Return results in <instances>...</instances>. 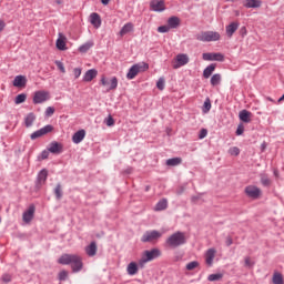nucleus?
<instances>
[{"label": "nucleus", "mask_w": 284, "mask_h": 284, "mask_svg": "<svg viewBox=\"0 0 284 284\" xmlns=\"http://www.w3.org/2000/svg\"><path fill=\"white\" fill-rule=\"evenodd\" d=\"M60 265H71L72 272H81L83 270V260L77 254H63L59 257Z\"/></svg>", "instance_id": "obj_1"}, {"label": "nucleus", "mask_w": 284, "mask_h": 284, "mask_svg": "<svg viewBox=\"0 0 284 284\" xmlns=\"http://www.w3.org/2000/svg\"><path fill=\"white\" fill-rule=\"evenodd\" d=\"M165 243L169 247L176 248L181 247V245H185L187 237L184 232L176 231L166 239Z\"/></svg>", "instance_id": "obj_2"}, {"label": "nucleus", "mask_w": 284, "mask_h": 284, "mask_svg": "<svg viewBox=\"0 0 284 284\" xmlns=\"http://www.w3.org/2000/svg\"><path fill=\"white\" fill-rule=\"evenodd\" d=\"M146 70H150V64L145 62L135 63L129 69L126 79L131 81L132 79H135L140 72H146Z\"/></svg>", "instance_id": "obj_3"}, {"label": "nucleus", "mask_w": 284, "mask_h": 284, "mask_svg": "<svg viewBox=\"0 0 284 284\" xmlns=\"http://www.w3.org/2000/svg\"><path fill=\"white\" fill-rule=\"evenodd\" d=\"M159 256H161V251L159 248L144 251L142 254V257L139 261V266L145 267V263H150V261H154V258H159Z\"/></svg>", "instance_id": "obj_4"}, {"label": "nucleus", "mask_w": 284, "mask_h": 284, "mask_svg": "<svg viewBox=\"0 0 284 284\" xmlns=\"http://www.w3.org/2000/svg\"><path fill=\"white\" fill-rule=\"evenodd\" d=\"M221 39V33L216 31H202L196 36L197 41H202L203 43H210L212 41H219Z\"/></svg>", "instance_id": "obj_5"}, {"label": "nucleus", "mask_w": 284, "mask_h": 284, "mask_svg": "<svg viewBox=\"0 0 284 284\" xmlns=\"http://www.w3.org/2000/svg\"><path fill=\"white\" fill-rule=\"evenodd\" d=\"M45 101H50V92H48L45 90H39L33 93L34 105L45 103Z\"/></svg>", "instance_id": "obj_6"}, {"label": "nucleus", "mask_w": 284, "mask_h": 284, "mask_svg": "<svg viewBox=\"0 0 284 284\" xmlns=\"http://www.w3.org/2000/svg\"><path fill=\"white\" fill-rule=\"evenodd\" d=\"M163 234L156 230L153 231H146L142 237L141 241L142 243H153V241H159Z\"/></svg>", "instance_id": "obj_7"}, {"label": "nucleus", "mask_w": 284, "mask_h": 284, "mask_svg": "<svg viewBox=\"0 0 284 284\" xmlns=\"http://www.w3.org/2000/svg\"><path fill=\"white\" fill-rule=\"evenodd\" d=\"M53 130H54V126H52L51 124H47L40 130H37L33 133H31L30 139L31 141H36V139H41V136H45V134H50V132H52Z\"/></svg>", "instance_id": "obj_8"}, {"label": "nucleus", "mask_w": 284, "mask_h": 284, "mask_svg": "<svg viewBox=\"0 0 284 284\" xmlns=\"http://www.w3.org/2000/svg\"><path fill=\"white\" fill-rule=\"evenodd\" d=\"M100 81L101 85L106 88L108 92H110V90H116V88H119V79H116V77L111 78V80H108L105 79V77H102Z\"/></svg>", "instance_id": "obj_9"}, {"label": "nucleus", "mask_w": 284, "mask_h": 284, "mask_svg": "<svg viewBox=\"0 0 284 284\" xmlns=\"http://www.w3.org/2000/svg\"><path fill=\"white\" fill-rule=\"evenodd\" d=\"M45 181H48V170L42 169L37 176V182H36L37 190H41V187L45 185Z\"/></svg>", "instance_id": "obj_10"}, {"label": "nucleus", "mask_w": 284, "mask_h": 284, "mask_svg": "<svg viewBox=\"0 0 284 284\" xmlns=\"http://www.w3.org/2000/svg\"><path fill=\"white\" fill-rule=\"evenodd\" d=\"M175 61L178 64H174V70L183 68V65H187L190 63V57L185 53H180L176 55Z\"/></svg>", "instance_id": "obj_11"}, {"label": "nucleus", "mask_w": 284, "mask_h": 284, "mask_svg": "<svg viewBox=\"0 0 284 284\" xmlns=\"http://www.w3.org/2000/svg\"><path fill=\"white\" fill-rule=\"evenodd\" d=\"M245 194L248 199H258V196H261V189L256 185H248L245 187Z\"/></svg>", "instance_id": "obj_12"}, {"label": "nucleus", "mask_w": 284, "mask_h": 284, "mask_svg": "<svg viewBox=\"0 0 284 284\" xmlns=\"http://www.w3.org/2000/svg\"><path fill=\"white\" fill-rule=\"evenodd\" d=\"M202 58L204 61H225V55L222 53H203Z\"/></svg>", "instance_id": "obj_13"}, {"label": "nucleus", "mask_w": 284, "mask_h": 284, "mask_svg": "<svg viewBox=\"0 0 284 284\" xmlns=\"http://www.w3.org/2000/svg\"><path fill=\"white\" fill-rule=\"evenodd\" d=\"M150 8L153 12H163L165 10V1L163 0H151Z\"/></svg>", "instance_id": "obj_14"}, {"label": "nucleus", "mask_w": 284, "mask_h": 284, "mask_svg": "<svg viewBox=\"0 0 284 284\" xmlns=\"http://www.w3.org/2000/svg\"><path fill=\"white\" fill-rule=\"evenodd\" d=\"M34 212H36V206H34V204H31L29 206V209L26 212H23V214H22L23 222L31 223L32 219H34Z\"/></svg>", "instance_id": "obj_15"}, {"label": "nucleus", "mask_w": 284, "mask_h": 284, "mask_svg": "<svg viewBox=\"0 0 284 284\" xmlns=\"http://www.w3.org/2000/svg\"><path fill=\"white\" fill-rule=\"evenodd\" d=\"M99 74V71L97 69H89L83 78H82V81H84V83H90L93 79H97Z\"/></svg>", "instance_id": "obj_16"}, {"label": "nucleus", "mask_w": 284, "mask_h": 284, "mask_svg": "<svg viewBox=\"0 0 284 284\" xmlns=\"http://www.w3.org/2000/svg\"><path fill=\"white\" fill-rule=\"evenodd\" d=\"M90 23H91V26H93V28L99 30V28H101V16L97 12L91 13L90 14Z\"/></svg>", "instance_id": "obj_17"}, {"label": "nucleus", "mask_w": 284, "mask_h": 284, "mask_svg": "<svg viewBox=\"0 0 284 284\" xmlns=\"http://www.w3.org/2000/svg\"><path fill=\"white\" fill-rule=\"evenodd\" d=\"M85 139V130L81 129L72 135V142L79 145Z\"/></svg>", "instance_id": "obj_18"}, {"label": "nucleus", "mask_w": 284, "mask_h": 284, "mask_svg": "<svg viewBox=\"0 0 284 284\" xmlns=\"http://www.w3.org/2000/svg\"><path fill=\"white\" fill-rule=\"evenodd\" d=\"M28 83V79L26 75H17L13 80L14 88H26V84Z\"/></svg>", "instance_id": "obj_19"}, {"label": "nucleus", "mask_w": 284, "mask_h": 284, "mask_svg": "<svg viewBox=\"0 0 284 284\" xmlns=\"http://www.w3.org/2000/svg\"><path fill=\"white\" fill-rule=\"evenodd\" d=\"M215 256H216V248H209L205 253L206 265H212V263H214Z\"/></svg>", "instance_id": "obj_20"}, {"label": "nucleus", "mask_w": 284, "mask_h": 284, "mask_svg": "<svg viewBox=\"0 0 284 284\" xmlns=\"http://www.w3.org/2000/svg\"><path fill=\"white\" fill-rule=\"evenodd\" d=\"M239 22H231L229 26H226V37L232 39V37H234V32L239 30Z\"/></svg>", "instance_id": "obj_21"}, {"label": "nucleus", "mask_w": 284, "mask_h": 284, "mask_svg": "<svg viewBox=\"0 0 284 284\" xmlns=\"http://www.w3.org/2000/svg\"><path fill=\"white\" fill-rule=\"evenodd\" d=\"M61 150H63V146L59 142H51L48 148L51 154H61Z\"/></svg>", "instance_id": "obj_22"}, {"label": "nucleus", "mask_w": 284, "mask_h": 284, "mask_svg": "<svg viewBox=\"0 0 284 284\" xmlns=\"http://www.w3.org/2000/svg\"><path fill=\"white\" fill-rule=\"evenodd\" d=\"M34 121H37V115L33 112L28 113L24 118L26 128H32Z\"/></svg>", "instance_id": "obj_23"}, {"label": "nucleus", "mask_w": 284, "mask_h": 284, "mask_svg": "<svg viewBox=\"0 0 284 284\" xmlns=\"http://www.w3.org/2000/svg\"><path fill=\"white\" fill-rule=\"evenodd\" d=\"M168 26L171 30L176 29L181 26V19L176 16H173V17L169 18Z\"/></svg>", "instance_id": "obj_24"}, {"label": "nucleus", "mask_w": 284, "mask_h": 284, "mask_svg": "<svg viewBox=\"0 0 284 284\" xmlns=\"http://www.w3.org/2000/svg\"><path fill=\"white\" fill-rule=\"evenodd\" d=\"M126 272L129 276H134L135 274H139V264H136V262L129 263Z\"/></svg>", "instance_id": "obj_25"}, {"label": "nucleus", "mask_w": 284, "mask_h": 284, "mask_svg": "<svg viewBox=\"0 0 284 284\" xmlns=\"http://www.w3.org/2000/svg\"><path fill=\"white\" fill-rule=\"evenodd\" d=\"M132 30H134V24H132V22H128L122 27V29L119 32V36L125 37V34H129V32H132Z\"/></svg>", "instance_id": "obj_26"}, {"label": "nucleus", "mask_w": 284, "mask_h": 284, "mask_svg": "<svg viewBox=\"0 0 284 284\" xmlns=\"http://www.w3.org/2000/svg\"><path fill=\"white\" fill-rule=\"evenodd\" d=\"M214 70H216V63H211L210 65H207L203 71L204 79H210Z\"/></svg>", "instance_id": "obj_27"}, {"label": "nucleus", "mask_w": 284, "mask_h": 284, "mask_svg": "<svg viewBox=\"0 0 284 284\" xmlns=\"http://www.w3.org/2000/svg\"><path fill=\"white\" fill-rule=\"evenodd\" d=\"M88 256H97V242H91L90 245L85 247Z\"/></svg>", "instance_id": "obj_28"}, {"label": "nucleus", "mask_w": 284, "mask_h": 284, "mask_svg": "<svg viewBox=\"0 0 284 284\" xmlns=\"http://www.w3.org/2000/svg\"><path fill=\"white\" fill-rule=\"evenodd\" d=\"M155 212H163V210H168V200L162 199L160 200L155 207H154Z\"/></svg>", "instance_id": "obj_29"}, {"label": "nucleus", "mask_w": 284, "mask_h": 284, "mask_svg": "<svg viewBox=\"0 0 284 284\" xmlns=\"http://www.w3.org/2000/svg\"><path fill=\"white\" fill-rule=\"evenodd\" d=\"M261 6H263L261 0H246L244 8H261Z\"/></svg>", "instance_id": "obj_30"}, {"label": "nucleus", "mask_w": 284, "mask_h": 284, "mask_svg": "<svg viewBox=\"0 0 284 284\" xmlns=\"http://www.w3.org/2000/svg\"><path fill=\"white\" fill-rule=\"evenodd\" d=\"M250 116H252V113L247 110H242L239 114V118L243 121V123H250Z\"/></svg>", "instance_id": "obj_31"}, {"label": "nucleus", "mask_w": 284, "mask_h": 284, "mask_svg": "<svg viewBox=\"0 0 284 284\" xmlns=\"http://www.w3.org/2000/svg\"><path fill=\"white\" fill-rule=\"evenodd\" d=\"M93 47H94V42L88 41L79 47V52H81L82 54H85V52H88L90 48H93Z\"/></svg>", "instance_id": "obj_32"}, {"label": "nucleus", "mask_w": 284, "mask_h": 284, "mask_svg": "<svg viewBox=\"0 0 284 284\" xmlns=\"http://www.w3.org/2000/svg\"><path fill=\"white\" fill-rule=\"evenodd\" d=\"M59 37L60 38H58L55 45L58 50H65V38H62L63 36L61 33H59Z\"/></svg>", "instance_id": "obj_33"}, {"label": "nucleus", "mask_w": 284, "mask_h": 284, "mask_svg": "<svg viewBox=\"0 0 284 284\" xmlns=\"http://www.w3.org/2000/svg\"><path fill=\"white\" fill-rule=\"evenodd\" d=\"M182 161L183 160L181 158L169 159V160H166V165L174 168L176 165H181Z\"/></svg>", "instance_id": "obj_34"}, {"label": "nucleus", "mask_w": 284, "mask_h": 284, "mask_svg": "<svg viewBox=\"0 0 284 284\" xmlns=\"http://www.w3.org/2000/svg\"><path fill=\"white\" fill-rule=\"evenodd\" d=\"M55 199L61 201L63 199V189L61 187V183H58L54 189Z\"/></svg>", "instance_id": "obj_35"}, {"label": "nucleus", "mask_w": 284, "mask_h": 284, "mask_svg": "<svg viewBox=\"0 0 284 284\" xmlns=\"http://www.w3.org/2000/svg\"><path fill=\"white\" fill-rule=\"evenodd\" d=\"M273 284H284V278H283V274L275 272L273 274Z\"/></svg>", "instance_id": "obj_36"}, {"label": "nucleus", "mask_w": 284, "mask_h": 284, "mask_svg": "<svg viewBox=\"0 0 284 284\" xmlns=\"http://www.w3.org/2000/svg\"><path fill=\"white\" fill-rule=\"evenodd\" d=\"M27 99H28V95L26 93H20L16 97L14 103L16 105H21V103H26Z\"/></svg>", "instance_id": "obj_37"}, {"label": "nucleus", "mask_w": 284, "mask_h": 284, "mask_svg": "<svg viewBox=\"0 0 284 284\" xmlns=\"http://www.w3.org/2000/svg\"><path fill=\"white\" fill-rule=\"evenodd\" d=\"M221 84V73H215L211 77V85L216 87Z\"/></svg>", "instance_id": "obj_38"}, {"label": "nucleus", "mask_w": 284, "mask_h": 284, "mask_svg": "<svg viewBox=\"0 0 284 284\" xmlns=\"http://www.w3.org/2000/svg\"><path fill=\"white\" fill-rule=\"evenodd\" d=\"M210 110H212V102L210 101V98H206L203 104L202 112H204V114H207Z\"/></svg>", "instance_id": "obj_39"}, {"label": "nucleus", "mask_w": 284, "mask_h": 284, "mask_svg": "<svg viewBox=\"0 0 284 284\" xmlns=\"http://www.w3.org/2000/svg\"><path fill=\"white\" fill-rule=\"evenodd\" d=\"M261 183L264 187H270V185L272 184V181L270 180V178H267V175L262 174L261 175Z\"/></svg>", "instance_id": "obj_40"}, {"label": "nucleus", "mask_w": 284, "mask_h": 284, "mask_svg": "<svg viewBox=\"0 0 284 284\" xmlns=\"http://www.w3.org/2000/svg\"><path fill=\"white\" fill-rule=\"evenodd\" d=\"M223 278V274L216 273V274H211L207 276V281L214 282V281H221Z\"/></svg>", "instance_id": "obj_41"}, {"label": "nucleus", "mask_w": 284, "mask_h": 284, "mask_svg": "<svg viewBox=\"0 0 284 284\" xmlns=\"http://www.w3.org/2000/svg\"><path fill=\"white\" fill-rule=\"evenodd\" d=\"M229 154H231V156H239L241 154V149H239V146H232L229 149Z\"/></svg>", "instance_id": "obj_42"}, {"label": "nucleus", "mask_w": 284, "mask_h": 284, "mask_svg": "<svg viewBox=\"0 0 284 284\" xmlns=\"http://www.w3.org/2000/svg\"><path fill=\"white\" fill-rule=\"evenodd\" d=\"M158 90H165V78H159L156 82Z\"/></svg>", "instance_id": "obj_43"}, {"label": "nucleus", "mask_w": 284, "mask_h": 284, "mask_svg": "<svg viewBox=\"0 0 284 284\" xmlns=\"http://www.w3.org/2000/svg\"><path fill=\"white\" fill-rule=\"evenodd\" d=\"M196 267H199V262L193 261L186 264V270L189 272H192V270H196Z\"/></svg>", "instance_id": "obj_44"}, {"label": "nucleus", "mask_w": 284, "mask_h": 284, "mask_svg": "<svg viewBox=\"0 0 284 284\" xmlns=\"http://www.w3.org/2000/svg\"><path fill=\"white\" fill-rule=\"evenodd\" d=\"M50 156V151L44 150L41 152L40 156L38 158L40 161H45Z\"/></svg>", "instance_id": "obj_45"}, {"label": "nucleus", "mask_w": 284, "mask_h": 284, "mask_svg": "<svg viewBox=\"0 0 284 284\" xmlns=\"http://www.w3.org/2000/svg\"><path fill=\"white\" fill-rule=\"evenodd\" d=\"M170 29L169 24L168 26H160L158 28V32H160L161 34H165V32H168Z\"/></svg>", "instance_id": "obj_46"}, {"label": "nucleus", "mask_w": 284, "mask_h": 284, "mask_svg": "<svg viewBox=\"0 0 284 284\" xmlns=\"http://www.w3.org/2000/svg\"><path fill=\"white\" fill-rule=\"evenodd\" d=\"M57 68L62 72V74H65V67L63 65V62L61 61H55Z\"/></svg>", "instance_id": "obj_47"}, {"label": "nucleus", "mask_w": 284, "mask_h": 284, "mask_svg": "<svg viewBox=\"0 0 284 284\" xmlns=\"http://www.w3.org/2000/svg\"><path fill=\"white\" fill-rule=\"evenodd\" d=\"M68 280V271H61L59 273V281H67Z\"/></svg>", "instance_id": "obj_48"}, {"label": "nucleus", "mask_w": 284, "mask_h": 284, "mask_svg": "<svg viewBox=\"0 0 284 284\" xmlns=\"http://www.w3.org/2000/svg\"><path fill=\"white\" fill-rule=\"evenodd\" d=\"M44 114H45V116H52V114H54V108L53 106H48L45 109Z\"/></svg>", "instance_id": "obj_49"}, {"label": "nucleus", "mask_w": 284, "mask_h": 284, "mask_svg": "<svg viewBox=\"0 0 284 284\" xmlns=\"http://www.w3.org/2000/svg\"><path fill=\"white\" fill-rule=\"evenodd\" d=\"M244 265H245V267H254V262H252V260H250V257H245Z\"/></svg>", "instance_id": "obj_50"}, {"label": "nucleus", "mask_w": 284, "mask_h": 284, "mask_svg": "<svg viewBox=\"0 0 284 284\" xmlns=\"http://www.w3.org/2000/svg\"><path fill=\"white\" fill-rule=\"evenodd\" d=\"M243 132H245V126H243V124H240L236 129V135L241 136V134H243Z\"/></svg>", "instance_id": "obj_51"}, {"label": "nucleus", "mask_w": 284, "mask_h": 284, "mask_svg": "<svg viewBox=\"0 0 284 284\" xmlns=\"http://www.w3.org/2000/svg\"><path fill=\"white\" fill-rule=\"evenodd\" d=\"M105 124H106L109 128H112V125H114V118H112L111 115H109V118H108L106 121H105Z\"/></svg>", "instance_id": "obj_52"}, {"label": "nucleus", "mask_w": 284, "mask_h": 284, "mask_svg": "<svg viewBox=\"0 0 284 284\" xmlns=\"http://www.w3.org/2000/svg\"><path fill=\"white\" fill-rule=\"evenodd\" d=\"M3 283H10L12 281V276L10 274L2 275Z\"/></svg>", "instance_id": "obj_53"}, {"label": "nucleus", "mask_w": 284, "mask_h": 284, "mask_svg": "<svg viewBox=\"0 0 284 284\" xmlns=\"http://www.w3.org/2000/svg\"><path fill=\"white\" fill-rule=\"evenodd\" d=\"M207 136V129H202L199 134V139H205Z\"/></svg>", "instance_id": "obj_54"}, {"label": "nucleus", "mask_w": 284, "mask_h": 284, "mask_svg": "<svg viewBox=\"0 0 284 284\" xmlns=\"http://www.w3.org/2000/svg\"><path fill=\"white\" fill-rule=\"evenodd\" d=\"M74 79H79L81 77V68L73 69Z\"/></svg>", "instance_id": "obj_55"}, {"label": "nucleus", "mask_w": 284, "mask_h": 284, "mask_svg": "<svg viewBox=\"0 0 284 284\" xmlns=\"http://www.w3.org/2000/svg\"><path fill=\"white\" fill-rule=\"evenodd\" d=\"M199 200H201V194H199V195H193V196L191 197L192 203H197Z\"/></svg>", "instance_id": "obj_56"}, {"label": "nucleus", "mask_w": 284, "mask_h": 284, "mask_svg": "<svg viewBox=\"0 0 284 284\" xmlns=\"http://www.w3.org/2000/svg\"><path fill=\"white\" fill-rule=\"evenodd\" d=\"M232 243H234V241L232 240L231 236H227L226 241H225L226 246L230 247V245H232Z\"/></svg>", "instance_id": "obj_57"}, {"label": "nucleus", "mask_w": 284, "mask_h": 284, "mask_svg": "<svg viewBox=\"0 0 284 284\" xmlns=\"http://www.w3.org/2000/svg\"><path fill=\"white\" fill-rule=\"evenodd\" d=\"M3 28H6V22L0 20V32H2Z\"/></svg>", "instance_id": "obj_58"}, {"label": "nucleus", "mask_w": 284, "mask_h": 284, "mask_svg": "<svg viewBox=\"0 0 284 284\" xmlns=\"http://www.w3.org/2000/svg\"><path fill=\"white\" fill-rule=\"evenodd\" d=\"M102 6H108L110 3V0H101Z\"/></svg>", "instance_id": "obj_59"}, {"label": "nucleus", "mask_w": 284, "mask_h": 284, "mask_svg": "<svg viewBox=\"0 0 284 284\" xmlns=\"http://www.w3.org/2000/svg\"><path fill=\"white\" fill-rule=\"evenodd\" d=\"M130 172H132V169L126 170V173H128V174H130Z\"/></svg>", "instance_id": "obj_60"}, {"label": "nucleus", "mask_w": 284, "mask_h": 284, "mask_svg": "<svg viewBox=\"0 0 284 284\" xmlns=\"http://www.w3.org/2000/svg\"><path fill=\"white\" fill-rule=\"evenodd\" d=\"M241 30H243V31H244V34H245V32H246L245 27H243Z\"/></svg>", "instance_id": "obj_61"}, {"label": "nucleus", "mask_w": 284, "mask_h": 284, "mask_svg": "<svg viewBox=\"0 0 284 284\" xmlns=\"http://www.w3.org/2000/svg\"><path fill=\"white\" fill-rule=\"evenodd\" d=\"M150 190V187L149 186H146V192Z\"/></svg>", "instance_id": "obj_62"}, {"label": "nucleus", "mask_w": 284, "mask_h": 284, "mask_svg": "<svg viewBox=\"0 0 284 284\" xmlns=\"http://www.w3.org/2000/svg\"><path fill=\"white\" fill-rule=\"evenodd\" d=\"M274 174H275V176H276V174H277V173H276V172H274Z\"/></svg>", "instance_id": "obj_63"}, {"label": "nucleus", "mask_w": 284, "mask_h": 284, "mask_svg": "<svg viewBox=\"0 0 284 284\" xmlns=\"http://www.w3.org/2000/svg\"><path fill=\"white\" fill-rule=\"evenodd\" d=\"M0 223H1V217H0Z\"/></svg>", "instance_id": "obj_64"}]
</instances>
